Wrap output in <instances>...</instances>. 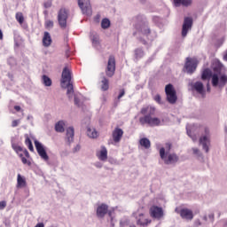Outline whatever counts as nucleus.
Returning a JSON list of instances; mask_svg holds the SVG:
<instances>
[{
	"instance_id": "obj_1",
	"label": "nucleus",
	"mask_w": 227,
	"mask_h": 227,
	"mask_svg": "<svg viewBox=\"0 0 227 227\" xmlns=\"http://www.w3.org/2000/svg\"><path fill=\"white\" fill-rule=\"evenodd\" d=\"M141 114H146L144 117L139 118V122L141 125H149L150 127H158L160 125V119L157 117H152V115L155 114V108L153 107H144L141 109Z\"/></svg>"
},
{
	"instance_id": "obj_2",
	"label": "nucleus",
	"mask_w": 227,
	"mask_h": 227,
	"mask_svg": "<svg viewBox=\"0 0 227 227\" xmlns=\"http://www.w3.org/2000/svg\"><path fill=\"white\" fill-rule=\"evenodd\" d=\"M171 147V144L167 143L165 147L160 148V157L161 160H163L164 164H167V166L176 164V162L179 160L178 155H176V153H170Z\"/></svg>"
},
{
	"instance_id": "obj_3",
	"label": "nucleus",
	"mask_w": 227,
	"mask_h": 227,
	"mask_svg": "<svg viewBox=\"0 0 227 227\" xmlns=\"http://www.w3.org/2000/svg\"><path fill=\"white\" fill-rule=\"evenodd\" d=\"M134 27L137 31L134 33V35L148 36V35L151 33L150 27H148V22H146V19L143 15H138L134 19Z\"/></svg>"
},
{
	"instance_id": "obj_4",
	"label": "nucleus",
	"mask_w": 227,
	"mask_h": 227,
	"mask_svg": "<svg viewBox=\"0 0 227 227\" xmlns=\"http://www.w3.org/2000/svg\"><path fill=\"white\" fill-rule=\"evenodd\" d=\"M72 80V74L70 70L65 67L62 71V79H61V88H64L67 90V95L69 100H72L74 98V85L70 82Z\"/></svg>"
},
{
	"instance_id": "obj_5",
	"label": "nucleus",
	"mask_w": 227,
	"mask_h": 227,
	"mask_svg": "<svg viewBox=\"0 0 227 227\" xmlns=\"http://www.w3.org/2000/svg\"><path fill=\"white\" fill-rule=\"evenodd\" d=\"M199 63L200 61H198V59L187 57L183 68V72L188 75H192V74L196 72Z\"/></svg>"
},
{
	"instance_id": "obj_6",
	"label": "nucleus",
	"mask_w": 227,
	"mask_h": 227,
	"mask_svg": "<svg viewBox=\"0 0 227 227\" xmlns=\"http://www.w3.org/2000/svg\"><path fill=\"white\" fill-rule=\"evenodd\" d=\"M165 95L166 100L168 104L175 105L176 104V100H178V96H176V90L173 84L168 83L165 86Z\"/></svg>"
},
{
	"instance_id": "obj_7",
	"label": "nucleus",
	"mask_w": 227,
	"mask_h": 227,
	"mask_svg": "<svg viewBox=\"0 0 227 227\" xmlns=\"http://www.w3.org/2000/svg\"><path fill=\"white\" fill-rule=\"evenodd\" d=\"M211 82L212 86H214L215 88H217V86H219L220 88H224L225 84H227V75L225 74H223L219 77L217 74H214Z\"/></svg>"
},
{
	"instance_id": "obj_8",
	"label": "nucleus",
	"mask_w": 227,
	"mask_h": 227,
	"mask_svg": "<svg viewBox=\"0 0 227 227\" xmlns=\"http://www.w3.org/2000/svg\"><path fill=\"white\" fill-rule=\"evenodd\" d=\"M67 20H68V11L66 8H61L58 13V22L62 29L67 28Z\"/></svg>"
},
{
	"instance_id": "obj_9",
	"label": "nucleus",
	"mask_w": 227,
	"mask_h": 227,
	"mask_svg": "<svg viewBox=\"0 0 227 227\" xmlns=\"http://www.w3.org/2000/svg\"><path fill=\"white\" fill-rule=\"evenodd\" d=\"M78 6L83 15H87L88 17L91 15V3L90 0H78Z\"/></svg>"
},
{
	"instance_id": "obj_10",
	"label": "nucleus",
	"mask_w": 227,
	"mask_h": 227,
	"mask_svg": "<svg viewBox=\"0 0 227 227\" xmlns=\"http://www.w3.org/2000/svg\"><path fill=\"white\" fill-rule=\"evenodd\" d=\"M35 146L36 149V152L38 153V155L41 157V159H43V160H49V155L47 154V151H45V145H43V144H42L40 141L38 140H35Z\"/></svg>"
},
{
	"instance_id": "obj_11",
	"label": "nucleus",
	"mask_w": 227,
	"mask_h": 227,
	"mask_svg": "<svg viewBox=\"0 0 227 227\" xmlns=\"http://www.w3.org/2000/svg\"><path fill=\"white\" fill-rule=\"evenodd\" d=\"M149 214L153 217V219H162L164 217V209L162 207L153 205L149 209Z\"/></svg>"
},
{
	"instance_id": "obj_12",
	"label": "nucleus",
	"mask_w": 227,
	"mask_h": 227,
	"mask_svg": "<svg viewBox=\"0 0 227 227\" xmlns=\"http://www.w3.org/2000/svg\"><path fill=\"white\" fill-rule=\"evenodd\" d=\"M133 215L137 219V224H138V226H148V224L152 223V220L145 218V214L139 212V209L133 213Z\"/></svg>"
},
{
	"instance_id": "obj_13",
	"label": "nucleus",
	"mask_w": 227,
	"mask_h": 227,
	"mask_svg": "<svg viewBox=\"0 0 227 227\" xmlns=\"http://www.w3.org/2000/svg\"><path fill=\"white\" fill-rule=\"evenodd\" d=\"M116 71V60L114 56H110L108 59V63L106 70L107 77H113L114 72Z\"/></svg>"
},
{
	"instance_id": "obj_14",
	"label": "nucleus",
	"mask_w": 227,
	"mask_h": 227,
	"mask_svg": "<svg viewBox=\"0 0 227 227\" xmlns=\"http://www.w3.org/2000/svg\"><path fill=\"white\" fill-rule=\"evenodd\" d=\"M206 135L200 139V145H202L203 150L206 153H208V148L210 147V131L208 129H205Z\"/></svg>"
},
{
	"instance_id": "obj_15",
	"label": "nucleus",
	"mask_w": 227,
	"mask_h": 227,
	"mask_svg": "<svg viewBox=\"0 0 227 227\" xmlns=\"http://www.w3.org/2000/svg\"><path fill=\"white\" fill-rule=\"evenodd\" d=\"M192 27V18L191 17L184 18L183 27H182L183 38H185V36H187V33L191 31Z\"/></svg>"
},
{
	"instance_id": "obj_16",
	"label": "nucleus",
	"mask_w": 227,
	"mask_h": 227,
	"mask_svg": "<svg viewBox=\"0 0 227 227\" xmlns=\"http://www.w3.org/2000/svg\"><path fill=\"white\" fill-rule=\"evenodd\" d=\"M186 132L187 136L191 137V139L193 141V143H196L198 141V126L196 125H187L186 126Z\"/></svg>"
},
{
	"instance_id": "obj_17",
	"label": "nucleus",
	"mask_w": 227,
	"mask_h": 227,
	"mask_svg": "<svg viewBox=\"0 0 227 227\" xmlns=\"http://www.w3.org/2000/svg\"><path fill=\"white\" fill-rule=\"evenodd\" d=\"M109 209V206L107 204L102 203L98 205L96 208V215L98 219H104L107 214V210Z\"/></svg>"
},
{
	"instance_id": "obj_18",
	"label": "nucleus",
	"mask_w": 227,
	"mask_h": 227,
	"mask_svg": "<svg viewBox=\"0 0 227 227\" xmlns=\"http://www.w3.org/2000/svg\"><path fill=\"white\" fill-rule=\"evenodd\" d=\"M12 147L14 152H16V153L19 155V157H22V154H24L25 157L29 159V152H27V149L23 148L22 146L13 143V141H12Z\"/></svg>"
},
{
	"instance_id": "obj_19",
	"label": "nucleus",
	"mask_w": 227,
	"mask_h": 227,
	"mask_svg": "<svg viewBox=\"0 0 227 227\" xmlns=\"http://www.w3.org/2000/svg\"><path fill=\"white\" fill-rule=\"evenodd\" d=\"M179 215L182 219H185L186 221H192V219H194V214L192 213V210L189 208L180 209Z\"/></svg>"
},
{
	"instance_id": "obj_20",
	"label": "nucleus",
	"mask_w": 227,
	"mask_h": 227,
	"mask_svg": "<svg viewBox=\"0 0 227 227\" xmlns=\"http://www.w3.org/2000/svg\"><path fill=\"white\" fill-rule=\"evenodd\" d=\"M114 143H120L123 137V129L115 128L112 133Z\"/></svg>"
},
{
	"instance_id": "obj_21",
	"label": "nucleus",
	"mask_w": 227,
	"mask_h": 227,
	"mask_svg": "<svg viewBox=\"0 0 227 227\" xmlns=\"http://www.w3.org/2000/svg\"><path fill=\"white\" fill-rule=\"evenodd\" d=\"M74 136H75V130L74 129V127L67 128L66 137L69 145H71V143H74Z\"/></svg>"
},
{
	"instance_id": "obj_22",
	"label": "nucleus",
	"mask_w": 227,
	"mask_h": 227,
	"mask_svg": "<svg viewBox=\"0 0 227 227\" xmlns=\"http://www.w3.org/2000/svg\"><path fill=\"white\" fill-rule=\"evenodd\" d=\"M97 157L99 160H107V148H106V146H102L101 150L97 153Z\"/></svg>"
},
{
	"instance_id": "obj_23",
	"label": "nucleus",
	"mask_w": 227,
	"mask_h": 227,
	"mask_svg": "<svg viewBox=\"0 0 227 227\" xmlns=\"http://www.w3.org/2000/svg\"><path fill=\"white\" fill-rule=\"evenodd\" d=\"M51 43H52V38L51 37V34L49 32H44L43 37V47H50Z\"/></svg>"
},
{
	"instance_id": "obj_24",
	"label": "nucleus",
	"mask_w": 227,
	"mask_h": 227,
	"mask_svg": "<svg viewBox=\"0 0 227 227\" xmlns=\"http://www.w3.org/2000/svg\"><path fill=\"white\" fill-rule=\"evenodd\" d=\"M87 136L88 137H90V139H96V137H98V132L95 128H88Z\"/></svg>"
},
{
	"instance_id": "obj_25",
	"label": "nucleus",
	"mask_w": 227,
	"mask_h": 227,
	"mask_svg": "<svg viewBox=\"0 0 227 227\" xmlns=\"http://www.w3.org/2000/svg\"><path fill=\"white\" fill-rule=\"evenodd\" d=\"M192 0H174L175 6H191Z\"/></svg>"
},
{
	"instance_id": "obj_26",
	"label": "nucleus",
	"mask_w": 227,
	"mask_h": 227,
	"mask_svg": "<svg viewBox=\"0 0 227 227\" xmlns=\"http://www.w3.org/2000/svg\"><path fill=\"white\" fill-rule=\"evenodd\" d=\"M139 144L145 148V150H148V148H150L152 146V143L150 142V139L144 137L141 138L139 141Z\"/></svg>"
},
{
	"instance_id": "obj_27",
	"label": "nucleus",
	"mask_w": 227,
	"mask_h": 227,
	"mask_svg": "<svg viewBox=\"0 0 227 227\" xmlns=\"http://www.w3.org/2000/svg\"><path fill=\"white\" fill-rule=\"evenodd\" d=\"M101 90L102 91H107L109 90V80L106 78V76H103L101 81Z\"/></svg>"
},
{
	"instance_id": "obj_28",
	"label": "nucleus",
	"mask_w": 227,
	"mask_h": 227,
	"mask_svg": "<svg viewBox=\"0 0 227 227\" xmlns=\"http://www.w3.org/2000/svg\"><path fill=\"white\" fill-rule=\"evenodd\" d=\"M56 132H65V121H59L55 124Z\"/></svg>"
},
{
	"instance_id": "obj_29",
	"label": "nucleus",
	"mask_w": 227,
	"mask_h": 227,
	"mask_svg": "<svg viewBox=\"0 0 227 227\" xmlns=\"http://www.w3.org/2000/svg\"><path fill=\"white\" fill-rule=\"evenodd\" d=\"M91 42H92V45H93V47H95V49H98V47H100V38L98 37V35H92Z\"/></svg>"
},
{
	"instance_id": "obj_30",
	"label": "nucleus",
	"mask_w": 227,
	"mask_h": 227,
	"mask_svg": "<svg viewBox=\"0 0 227 227\" xmlns=\"http://www.w3.org/2000/svg\"><path fill=\"white\" fill-rule=\"evenodd\" d=\"M134 52H135V59L137 61H138V59H141V58L145 57V51L141 48L136 49Z\"/></svg>"
},
{
	"instance_id": "obj_31",
	"label": "nucleus",
	"mask_w": 227,
	"mask_h": 227,
	"mask_svg": "<svg viewBox=\"0 0 227 227\" xmlns=\"http://www.w3.org/2000/svg\"><path fill=\"white\" fill-rule=\"evenodd\" d=\"M17 187H26V178H24L20 174H18Z\"/></svg>"
},
{
	"instance_id": "obj_32",
	"label": "nucleus",
	"mask_w": 227,
	"mask_h": 227,
	"mask_svg": "<svg viewBox=\"0 0 227 227\" xmlns=\"http://www.w3.org/2000/svg\"><path fill=\"white\" fill-rule=\"evenodd\" d=\"M189 86L191 87V90L192 91V93H194V91H196L197 93H200V82H191L189 83Z\"/></svg>"
},
{
	"instance_id": "obj_33",
	"label": "nucleus",
	"mask_w": 227,
	"mask_h": 227,
	"mask_svg": "<svg viewBox=\"0 0 227 227\" xmlns=\"http://www.w3.org/2000/svg\"><path fill=\"white\" fill-rule=\"evenodd\" d=\"M202 79H210V77H214V74H212V71L210 69H206L202 73Z\"/></svg>"
},
{
	"instance_id": "obj_34",
	"label": "nucleus",
	"mask_w": 227,
	"mask_h": 227,
	"mask_svg": "<svg viewBox=\"0 0 227 227\" xmlns=\"http://www.w3.org/2000/svg\"><path fill=\"white\" fill-rule=\"evenodd\" d=\"M42 81H43V84H44V86H52V80H51V78H49V76L47 75H43V78H42Z\"/></svg>"
},
{
	"instance_id": "obj_35",
	"label": "nucleus",
	"mask_w": 227,
	"mask_h": 227,
	"mask_svg": "<svg viewBox=\"0 0 227 227\" xmlns=\"http://www.w3.org/2000/svg\"><path fill=\"white\" fill-rule=\"evenodd\" d=\"M106 214L110 217L111 226L114 227V209H107Z\"/></svg>"
},
{
	"instance_id": "obj_36",
	"label": "nucleus",
	"mask_w": 227,
	"mask_h": 227,
	"mask_svg": "<svg viewBox=\"0 0 227 227\" xmlns=\"http://www.w3.org/2000/svg\"><path fill=\"white\" fill-rule=\"evenodd\" d=\"M109 26H111V21L109 20V19H103L101 21L102 29H107Z\"/></svg>"
},
{
	"instance_id": "obj_37",
	"label": "nucleus",
	"mask_w": 227,
	"mask_h": 227,
	"mask_svg": "<svg viewBox=\"0 0 227 227\" xmlns=\"http://www.w3.org/2000/svg\"><path fill=\"white\" fill-rule=\"evenodd\" d=\"M16 20H18L20 24L24 23V15H22V12L16 13Z\"/></svg>"
},
{
	"instance_id": "obj_38",
	"label": "nucleus",
	"mask_w": 227,
	"mask_h": 227,
	"mask_svg": "<svg viewBox=\"0 0 227 227\" xmlns=\"http://www.w3.org/2000/svg\"><path fill=\"white\" fill-rule=\"evenodd\" d=\"M45 27L46 29H52V27H54V22L52 20H46Z\"/></svg>"
},
{
	"instance_id": "obj_39",
	"label": "nucleus",
	"mask_w": 227,
	"mask_h": 227,
	"mask_svg": "<svg viewBox=\"0 0 227 227\" xmlns=\"http://www.w3.org/2000/svg\"><path fill=\"white\" fill-rule=\"evenodd\" d=\"M24 153L22 154V156H20L21 158V162L23 164H27V166H31V161L27 160V159H26V157H24Z\"/></svg>"
},
{
	"instance_id": "obj_40",
	"label": "nucleus",
	"mask_w": 227,
	"mask_h": 227,
	"mask_svg": "<svg viewBox=\"0 0 227 227\" xmlns=\"http://www.w3.org/2000/svg\"><path fill=\"white\" fill-rule=\"evenodd\" d=\"M153 100H155V102H157V104H162V98L160 97V95L157 94L153 97Z\"/></svg>"
},
{
	"instance_id": "obj_41",
	"label": "nucleus",
	"mask_w": 227,
	"mask_h": 227,
	"mask_svg": "<svg viewBox=\"0 0 227 227\" xmlns=\"http://www.w3.org/2000/svg\"><path fill=\"white\" fill-rule=\"evenodd\" d=\"M74 104L78 107H81V106H82V104L81 103V100L79 99V95H74Z\"/></svg>"
},
{
	"instance_id": "obj_42",
	"label": "nucleus",
	"mask_w": 227,
	"mask_h": 227,
	"mask_svg": "<svg viewBox=\"0 0 227 227\" xmlns=\"http://www.w3.org/2000/svg\"><path fill=\"white\" fill-rule=\"evenodd\" d=\"M205 221H208L209 223H214V214H209L208 216H204Z\"/></svg>"
},
{
	"instance_id": "obj_43",
	"label": "nucleus",
	"mask_w": 227,
	"mask_h": 227,
	"mask_svg": "<svg viewBox=\"0 0 227 227\" xmlns=\"http://www.w3.org/2000/svg\"><path fill=\"white\" fill-rule=\"evenodd\" d=\"M129 224V219H124L120 221V226L121 227H125L128 226Z\"/></svg>"
},
{
	"instance_id": "obj_44",
	"label": "nucleus",
	"mask_w": 227,
	"mask_h": 227,
	"mask_svg": "<svg viewBox=\"0 0 227 227\" xmlns=\"http://www.w3.org/2000/svg\"><path fill=\"white\" fill-rule=\"evenodd\" d=\"M200 95L205 97V90L203 89V83H200Z\"/></svg>"
},
{
	"instance_id": "obj_45",
	"label": "nucleus",
	"mask_w": 227,
	"mask_h": 227,
	"mask_svg": "<svg viewBox=\"0 0 227 227\" xmlns=\"http://www.w3.org/2000/svg\"><path fill=\"white\" fill-rule=\"evenodd\" d=\"M20 123V120H14L12 122V127L15 128V127H19V124Z\"/></svg>"
},
{
	"instance_id": "obj_46",
	"label": "nucleus",
	"mask_w": 227,
	"mask_h": 227,
	"mask_svg": "<svg viewBox=\"0 0 227 227\" xmlns=\"http://www.w3.org/2000/svg\"><path fill=\"white\" fill-rule=\"evenodd\" d=\"M6 208V201L2 200L0 201V210H4Z\"/></svg>"
},
{
	"instance_id": "obj_47",
	"label": "nucleus",
	"mask_w": 227,
	"mask_h": 227,
	"mask_svg": "<svg viewBox=\"0 0 227 227\" xmlns=\"http://www.w3.org/2000/svg\"><path fill=\"white\" fill-rule=\"evenodd\" d=\"M25 145L28 146L29 145H33V142H31V138L27 136L26 140H25Z\"/></svg>"
},
{
	"instance_id": "obj_48",
	"label": "nucleus",
	"mask_w": 227,
	"mask_h": 227,
	"mask_svg": "<svg viewBox=\"0 0 227 227\" xmlns=\"http://www.w3.org/2000/svg\"><path fill=\"white\" fill-rule=\"evenodd\" d=\"M94 166H95V168H98V169H100V168H102L103 164L100 161H97L94 164Z\"/></svg>"
},
{
	"instance_id": "obj_49",
	"label": "nucleus",
	"mask_w": 227,
	"mask_h": 227,
	"mask_svg": "<svg viewBox=\"0 0 227 227\" xmlns=\"http://www.w3.org/2000/svg\"><path fill=\"white\" fill-rule=\"evenodd\" d=\"M125 95V90H121L120 94L118 96V100L121 98Z\"/></svg>"
},
{
	"instance_id": "obj_50",
	"label": "nucleus",
	"mask_w": 227,
	"mask_h": 227,
	"mask_svg": "<svg viewBox=\"0 0 227 227\" xmlns=\"http://www.w3.org/2000/svg\"><path fill=\"white\" fill-rule=\"evenodd\" d=\"M51 6H52V2L44 3V8H51Z\"/></svg>"
},
{
	"instance_id": "obj_51",
	"label": "nucleus",
	"mask_w": 227,
	"mask_h": 227,
	"mask_svg": "<svg viewBox=\"0 0 227 227\" xmlns=\"http://www.w3.org/2000/svg\"><path fill=\"white\" fill-rule=\"evenodd\" d=\"M193 155H199L200 150L198 148H192Z\"/></svg>"
},
{
	"instance_id": "obj_52",
	"label": "nucleus",
	"mask_w": 227,
	"mask_h": 227,
	"mask_svg": "<svg viewBox=\"0 0 227 227\" xmlns=\"http://www.w3.org/2000/svg\"><path fill=\"white\" fill-rule=\"evenodd\" d=\"M27 147L30 152H35V147H33V144H30L29 145H27Z\"/></svg>"
},
{
	"instance_id": "obj_53",
	"label": "nucleus",
	"mask_w": 227,
	"mask_h": 227,
	"mask_svg": "<svg viewBox=\"0 0 227 227\" xmlns=\"http://www.w3.org/2000/svg\"><path fill=\"white\" fill-rule=\"evenodd\" d=\"M14 109H15V111H17V113L22 111V108L20 106H15Z\"/></svg>"
},
{
	"instance_id": "obj_54",
	"label": "nucleus",
	"mask_w": 227,
	"mask_h": 227,
	"mask_svg": "<svg viewBox=\"0 0 227 227\" xmlns=\"http://www.w3.org/2000/svg\"><path fill=\"white\" fill-rule=\"evenodd\" d=\"M79 150H81V145H77L74 148V152H79Z\"/></svg>"
},
{
	"instance_id": "obj_55",
	"label": "nucleus",
	"mask_w": 227,
	"mask_h": 227,
	"mask_svg": "<svg viewBox=\"0 0 227 227\" xmlns=\"http://www.w3.org/2000/svg\"><path fill=\"white\" fill-rule=\"evenodd\" d=\"M35 227H45V224H43V223H39Z\"/></svg>"
},
{
	"instance_id": "obj_56",
	"label": "nucleus",
	"mask_w": 227,
	"mask_h": 227,
	"mask_svg": "<svg viewBox=\"0 0 227 227\" xmlns=\"http://www.w3.org/2000/svg\"><path fill=\"white\" fill-rule=\"evenodd\" d=\"M207 93H210V84H207Z\"/></svg>"
},
{
	"instance_id": "obj_57",
	"label": "nucleus",
	"mask_w": 227,
	"mask_h": 227,
	"mask_svg": "<svg viewBox=\"0 0 227 227\" xmlns=\"http://www.w3.org/2000/svg\"><path fill=\"white\" fill-rule=\"evenodd\" d=\"M223 61H227V52L223 55Z\"/></svg>"
},
{
	"instance_id": "obj_58",
	"label": "nucleus",
	"mask_w": 227,
	"mask_h": 227,
	"mask_svg": "<svg viewBox=\"0 0 227 227\" xmlns=\"http://www.w3.org/2000/svg\"><path fill=\"white\" fill-rule=\"evenodd\" d=\"M0 40H3V31L0 29Z\"/></svg>"
},
{
	"instance_id": "obj_59",
	"label": "nucleus",
	"mask_w": 227,
	"mask_h": 227,
	"mask_svg": "<svg viewBox=\"0 0 227 227\" xmlns=\"http://www.w3.org/2000/svg\"><path fill=\"white\" fill-rule=\"evenodd\" d=\"M175 212H176V214H179V215H180V209H178V207H176V208L175 209Z\"/></svg>"
},
{
	"instance_id": "obj_60",
	"label": "nucleus",
	"mask_w": 227,
	"mask_h": 227,
	"mask_svg": "<svg viewBox=\"0 0 227 227\" xmlns=\"http://www.w3.org/2000/svg\"><path fill=\"white\" fill-rule=\"evenodd\" d=\"M153 20L154 22H156V20H159V17H153Z\"/></svg>"
},
{
	"instance_id": "obj_61",
	"label": "nucleus",
	"mask_w": 227,
	"mask_h": 227,
	"mask_svg": "<svg viewBox=\"0 0 227 227\" xmlns=\"http://www.w3.org/2000/svg\"><path fill=\"white\" fill-rule=\"evenodd\" d=\"M27 120H33V116H32V115H28V116L27 117Z\"/></svg>"
},
{
	"instance_id": "obj_62",
	"label": "nucleus",
	"mask_w": 227,
	"mask_h": 227,
	"mask_svg": "<svg viewBox=\"0 0 227 227\" xmlns=\"http://www.w3.org/2000/svg\"><path fill=\"white\" fill-rule=\"evenodd\" d=\"M129 227H136L134 224L129 225Z\"/></svg>"
},
{
	"instance_id": "obj_63",
	"label": "nucleus",
	"mask_w": 227,
	"mask_h": 227,
	"mask_svg": "<svg viewBox=\"0 0 227 227\" xmlns=\"http://www.w3.org/2000/svg\"><path fill=\"white\" fill-rule=\"evenodd\" d=\"M8 76H9L10 78H12V75H11V74H8Z\"/></svg>"
}]
</instances>
